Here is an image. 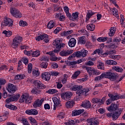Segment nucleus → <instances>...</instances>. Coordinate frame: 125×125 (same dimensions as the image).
<instances>
[{
    "label": "nucleus",
    "instance_id": "f8f14e48",
    "mask_svg": "<svg viewBox=\"0 0 125 125\" xmlns=\"http://www.w3.org/2000/svg\"><path fill=\"white\" fill-rule=\"evenodd\" d=\"M35 88H38V89H43L45 88L46 86L42 83V82L39 80H35L34 82Z\"/></svg>",
    "mask_w": 125,
    "mask_h": 125
},
{
    "label": "nucleus",
    "instance_id": "e2e57ef3",
    "mask_svg": "<svg viewBox=\"0 0 125 125\" xmlns=\"http://www.w3.org/2000/svg\"><path fill=\"white\" fill-rule=\"evenodd\" d=\"M20 26H21V27H25V26H27V22L26 21H21L19 22Z\"/></svg>",
    "mask_w": 125,
    "mask_h": 125
},
{
    "label": "nucleus",
    "instance_id": "e433bc0d",
    "mask_svg": "<svg viewBox=\"0 0 125 125\" xmlns=\"http://www.w3.org/2000/svg\"><path fill=\"white\" fill-rule=\"evenodd\" d=\"M87 122L90 123V125H98L99 124V122L97 120L93 121L92 119L88 120Z\"/></svg>",
    "mask_w": 125,
    "mask_h": 125
},
{
    "label": "nucleus",
    "instance_id": "6ab92c4d",
    "mask_svg": "<svg viewBox=\"0 0 125 125\" xmlns=\"http://www.w3.org/2000/svg\"><path fill=\"white\" fill-rule=\"evenodd\" d=\"M50 73L49 72H43L42 74V80H44V81H46L47 82H48L50 80Z\"/></svg>",
    "mask_w": 125,
    "mask_h": 125
},
{
    "label": "nucleus",
    "instance_id": "dca6fc26",
    "mask_svg": "<svg viewBox=\"0 0 125 125\" xmlns=\"http://www.w3.org/2000/svg\"><path fill=\"white\" fill-rule=\"evenodd\" d=\"M44 101V99H42L41 100L38 99L33 103V106L34 108L37 109L38 107H41L42 105V103Z\"/></svg>",
    "mask_w": 125,
    "mask_h": 125
},
{
    "label": "nucleus",
    "instance_id": "de8ad7c7",
    "mask_svg": "<svg viewBox=\"0 0 125 125\" xmlns=\"http://www.w3.org/2000/svg\"><path fill=\"white\" fill-rule=\"evenodd\" d=\"M116 52L117 51L115 50H110L109 51H107L104 54V55L107 56V55H111V54H116Z\"/></svg>",
    "mask_w": 125,
    "mask_h": 125
},
{
    "label": "nucleus",
    "instance_id": "37998d69",
    "mask_svg": "<svg viewBox=\"0 0 125 125\" xmlns=\"http://www.w3.org/2000/svg\"><path fill=\"white\" fill-rule=\"evenodd\" d=\"M81 74V71H77L75 72L74 74L72 76V79L73 80H76L79 77V75Z\"/></svg>",
    "mask_w": 125,
    "mask_h": 125
},
{
    "label": "nucleus",
    "instance_id": "bf43d9fd",
    "mask_svg": "<svg viewBox=\"0 0 125 125\" xmlns=\"http://www.w3.org/2000/svg\"><path fill=\"white\" fill-rule=\"evenodd\" d=\"M75 57H78V55L77 54V52H74L73 54L69 56L68 58V60H71L73 59V58H75Z\"/></svg>",
    "mask_w": 125,
    "mask_h": 125
},
{
    "label": "nucleus",
    "instance_id": "a19ab883",
    "mask_svg": "<svg viewBox=\"0 0 125 125\" xmlns=\"http://www.w3.org/2000/svg\"><path fill=\"white\" fill-rule=\"evenodd\" d=\"M106 63L108 65H117L118 64V63L116 61L111 60H107L106 61Z\"/></svg>",
    "mask_w": 125,
    "mask_h": 125
},
{
    "label": "nucleus",
    "instance_id": "2eb2a0df",
    "mask_svg": "<svg viewBox=\"0 0 125 125\" xmlns=\"http://www.w3.org/2000/svg\"><path fill=\"white\" fill-rule=\"evenodd\" d=\"M52 100L54 104L53 105V110H56V107H57V106H59V107H61L62 105L61 104H60L61 101H60V100L58 99L57 97H53L52 98Z\"/></svg>",
    "mask_w": 125,
    "mask_h": 125
},
{
    "label": "nucleus",
    "instance_id": "9d476101",
    "mask_svg": "<svg viewBox=\"0 0 125 125\" xmlns=\"http://www.w3.org/2000/svg\"><path fill=\"white\" fill-rule=\"evenodd\" d=\"M61 96L62 99L68 101V100H70L71 97L73 96V93H72V92H64L62 93Z\"/></svg>",
    "mask_w": 125,
    "mask_h": 125
},
{
    "label": "nucleus",
    "instance_id": "f3484780",
    "mask_svg": "<svg viewBox=\"0 0 125 125\" xmlns=\"http://www.w3.org/2000/svg\"><path fill=\"white\" fill-rule=\"evenodd\" d=\"M118 105H117L115 104H111L110 106L107 107V111H109V112H114L115 111V112H117L119 109H122V108H118Z\"/></svg>",
    "mask_w": 125,
    "mask_h": 125
},
{
    "label": "nucleus",
    "instance_id": "603ef678",
    "mask_svg": "<svg viewBox=\"0 0 125 125\" xmlns=\"http://www.w3.org/2000/svg\"><path fill=\"white\" fill-rule=\"evenodd\" d=\"M31 92L32 93H33V94H40L41 93V91L37 89V88H35L32 89Z\"/></svg>",
    "mask_w": 125,
    "mask_h": 125
},
{
    "label": "nucleus",
    "instance_id": "aec40b11",
    "mask_svg": "<svg viewBox=\"0 0 125 125\" xmlns=\"http://www.w3.org/2000/svg\"><path fill=\"white\" fill-rule=\"evenodd\" d=\"M26 114L27 115H32L33 116H36L38 115V110L35 109H27L25 111Z\"/></svg>",
    "mask_w": 125,
    "mask_h": 125
},
{
    "label": "nucleus",
    "instance_id": "6e6552de",
    "mask_svg": "<svg viewBox=\"0 0 125 125\" xmlns=\"http://www.w3.org/2000/svg\"><path fill=\"white\" fill-rule=\"evenodd\" d=\"M36 41L37 42H40V41H42V40H44L43 42L47 43L48 42H49V38L48 35L47 34H42L40 36H37L35 38Z\"/></svg>",
    "mask_w": 125,
    "mask_h": 125
},
{
    "label": "nucleus",
    "instance_id": "72a5a7b5",
    "mask_svg": "<svg viewBox=\"0 0 125 125\" xmlns=\"http://www.w3.org/2000/svg\"><path fill=\"white\" fill-rule=\"evenodd\" d=\"M68 77L69 75L66 74H64V75L62 76L61 81L63 84L66 83H67V80H68Z\"/></svg>",
    "mask_w": 125,
    "mask_h": 125
},
{
    "label": "nucleus",
    "instance_id": "a211bd4d",
    "mask_svg": "<svg viewBox=\"0 0 125 125\" xmlns=\"http://www.w3.org/2000/svg\"><path fill=\"white\" fill-rule=\"evenodd\" d=\"M87 13H86V20H85V22L86 23H87V22H88V21H89V19H90V18H91V17L93 16V15H94V14H95V12H93L92 10H88L87 11Z\"/></svg>",
    "mask_w": 125,
    "mask_h": 125
},
{
    "label": "nucleus",
    "instance_id": "473e14b6",
    "mask_svg": "<svg viewBox=\"0 0 125 125\" xmlns=\"http://www.w3.org/2000/svg\"><path fill=\"white\" fill-rule=\"evenodd\" d=\"M87 30L91 31H93L95 30V25L93 23L88 24L86 25Z\"/></svg>",
    "mask_w": 125,
    "mask_h": 125
},
{
    "label": "nucleus",
    "instance_id": "4c0bfd02",
    "mask_svg": "<svg viewBox=\"0 0 125 125\" xmlns=\"http://www.w3.org/2000/svg\"><path fill=\"white\" fill-rule=\"evenodd\" d=\"M57 92H58V90L56 89H50L46 91V93H48V94H54L57 93Z\"/></svg>",
    "mask_w": 125,
    "mask_h": 125
},
{
    "label": "nucleus",
    "instance_id": "c756f323",
    "mask_svg": "<svg viewBox=\"0 0 125 125\" xmlns=\"http://www.w3.org/2000/svg\"><path fill=\"white\" fill-rule=\"evenodd\" d=\"M110 11L111 12V14L114 15V16H115L116 18L119 19V13L118 12V10L116 8L113 9L111 8L110 9Z\"/></svg>",
    "mask_w": 125,
    "mask_h": 125
},
{
    "label": "nucleus",
    "instance_id": "f704fd0d",
    "mask_svg": "<svg viewBox=\"0 0 125 125\" xmlns=\"http://www.w3.org/2000/svg\"><path fill=\"white\" fill-rule=\"evenodd\" d=\"M92 102L94 104L101 103V104H103V102H104L100 99L94 98L92 99Z\"/></svg>",
    "mask_w": 125,
    "mask_h": 125
},
{
    "label": "nucleus",
    "instance_id": "bb28decb",
    "mask_svg": "<svg viewBox=\"0 0 125 125\" xmlns=\"http://www.w3.org/2000/svg\"><path fill=\"white\" fill-rule=\"evenodd\" d=\"M86 42V40H85V37L82 36L78 39V44H85Z\"/></svg>",
    "mask_w": 125,
    "mask_h": 125
},
{
    "label": "nucleus",
    "instance_id": "ea45409f",
    "mask_svg": "<svg viewBox=\"0 0 125 125\" xmlns=\"http://www.w3.org/2000/svg\"><path fill=\"white\" fill-rule=\"evenodd\" d=\"M112 69L113 70V71H116V72H120V73H122V72H123V68L120 66H113L112 67Z\"/></svg>",
    "mask_w": 125,
    "mask_h": 125
},
{
    "label": "nucleus",
    "instance_id": "0eeeda50",
    "mask_svg": "<svg viewBox=\"0 0 125 125\" xmlns=\"http://www.w3.org/2000/svg\"><path fill=\"white\" fill-rule=\"evenodd\" d=\"M103 73L104 74V78H105L106 79H109L111 82H114V81H115L117 78V75H116L115 73H112L110 72H106Z\"/></svg>",
    "mask_w": 125,
    "mask_h": 125
},
{
    "label": "nucleus",
    "instance_id": "69168bd1",
    "mask_svg": "<svg viewBox=\"0 0 125 125\" xmlns=\"http://www.w3.org/2000/svg\"><path fill=\"white\" fill-rule=\"evenodd\" d=\"M23 62L25 65H28L29 63V59L27 58H23L22 59Z\"/></svg>",
    "mask_w": 125,
    "mask_h": 125
},
{
    "label": "nucleus",
    "instance_id": "338daca9",
    "mask_svg": "<svg viewBox=\"0 0 125 125\" xmlns=\"http://www.w3.org/2000/svg\"><path fill=\"white\" fill-rule=\"evenodd\" d=\"M28 6H29V7H32V8H33V9H35L36 8V5L33 2H30L28 4Z\"/></svg>",
    "mask_w": 125,
    "mask_h": 125
},
{
    "label": "nucleus",
    "instance_id": "a18cd8bd",
    "mask_svg": "<svg viewBox=\"0 0 125 125\" xmlns=\"http://www.w3.org/2000/svg\"><path fill=\"white\" fill-rule=\"evenodd\" d=\"M41 55V52L39 50L34 52L32 51V57H39Z\"/></svg>",
    "mask_w": 125,
    "mask_h": 125
},
{
    "label": "nucleus",
    "instance_id": "f03ea898",
    "mask_svg": "<svg viewBox=\"0 0 125 125\" xmlns=\"http://www.w3.org/2000/svg\"><path fill=\"white\" fill-rule=\"evenodd\" d=\"M72 89L74 91H76V94H77L78 96L85 95L86 93L89 91V88H84L83 89V87L80 85H74L72 87Z\"/></svg>",
    "mask_w": 125,
    "mask_h": 125
},
{
    "label": "nucleus",
    "instance_id": "09e8293b",
    "mask_svg": "<svg viewBox=\"0 0 125 125\" xmlns=\"http://www.w3.org/2000/svg\"><path fill=\"white\" fill-rule=\"evenodd\" d=\"M47 66H48V63L46 62H42L40 64L41 68H42L43 69H46Z\"/></svg>",
    "mask_w": 125,
    "mask_h": 125
},
{
    "label": "nucleus",
    "instance_id": "4d7b16f0",
    "mask_svg": "<svg viewBox=\"0 0 125 125\" xmlns=\"http://www.w3.org/2000/svg\"><path fill=\"white\" fill-rule=\"evenodd\" d=\"M33 70V64L32 63H29L28 65V72L29 74H31L32 73V71Z\"/></svg>",
    "mask_w": 125,
    "mask_h": 125
},
{
    "label": "nucleus",
    "instance_id": "412c9836",
    "mask_svg": "<svg viewBox=\"0 0 125 125\" xmlns=\"http://www.w3.org/2000/svg\"><path fill=\"white\" fill-rule=\"evenodd\" d=\"M108 97H109L110 99L112 101H116L117 100H119V94H111L109 93L108 94Z\"/></svg>",
    "mask_w": 125,
    "mask_h": 125
},
{
    "label": "nucleus",
    "instance_id": "3c124183",
    "mask_svg": "<svg viewBox=\"0 0 125 125\" xmlns=\"http://www.w3.org/2000/svg\"><path fill=\"white\" fill-rule=\"evenodd\" d=\"M108 40V37H100L97 39L98 42H106Z\"/></svg>",
    "mask_w": 125,
    "mask_h": 125
},
{
    "label": "nucleus",
    "instance_id": "c03bdc74",
    "mask_svg": "<svg viewBox=\"0 0 125 125\" xmlns=\"http://www.w3.org/2000/svg\"><path fill=\"white\" fill-rule=\"evenodd\" d=\"M72 21L74 20H77V19H78V18H79V12H76L75 13H73L72 14Z\"/></svg>",
    "mask_w": 125,
    "mask_h": 125
},
{
    "label": "nucleus",
    "instance_id": "cd10ccee",
    "mask_svg": "<svg viewBox=\"0 0 125 125\" xmlns=\"http://www.w3.org/2000/svg\"><path fill=\"white\" fill-rule=\"evenodd\" d=\"M74 33L73 30H68L67 31H64L61 33V35L62 37H68L69 35H71V34H73Z\"/></svg>",
    "mask_w": 125,
    "mask_h": 125
},
{
    "label": "nucleus",
    "instance_id": "680f3d73",
    "mask_svg": "<svg viewBox=\"0 0 125 125\" xmlns=\"http://www.w3.org/2000/svg\"><path fill=\"white\" fill-rule=\"evenodd\" d=\"M77 123V121L76 120H68L67 124L69 125H76V123Z\"/></svg>",
    "mask_w": 125,
    "mask_h": 125
},
{
    "label": "nucleus",
    "instance_id": "4be33fe9",
    "mask_svg": "<svg viewBox=\"0 0 125 125\" xmlns=\"http://www.w3.org/2000/svg\"><path fill=\"white\" fill-rule=\"evenodd\" d=\"M68 43L70 47H75L76 43H77V40L74 38H71L68 42Z\"/></svg>",
    "mask_w": 125,
    "mask_h": 125
},
{
    "label": "nucleus",
    "instance_id": "0e129e2a",
    "mask_svg": "<svg viewBox=\"0 0 125 125\" xmlns=\"http://www.w3.org/2000/svg\"><path fill=\"white\" fill-rule=\"evenodd\" d=\"M69 65H72V68H76V65L77 64V61L70 62H69Z\"/></svg>",
    "mask_w": 125,
    "mask_h": 125
},
{
    "label": "nucleus",
    "instance_id": "f257e3e1",
    "mask_svg": "<svg viewBox=\"0 0 125 125\" xmlns=\"http://www.w3.org/2000/svg\"><path fill=\"white\" fill-rule=\"evenodd\" d=\"M53 45L54 46H55V47H56V49L54 51L47 52L46 54H49V55H50V56H52V57L54 58L52 59L53 61H56V60H57V58H55V53H59V52L61 51L62 47H63L65 44L62 43V41H61V40L56 39L53 42Z\"/></svg>",
    "mask_w": 125,
    "mask_h": 125
},
{
    "label": "nucleus",
    "instance_id": "2f4dec72",
    "mask_svg": "<svg viewBox=\"0 0 125 125\" xmlns=\"http://www.w3.org/2000/svg\"><path fill=\"white\" fill-rule=\"evenodd\" d=\"M116 27H113L110 28L109 32L108 33V36L109 37H113L114 35H115V33H116Z\"/></svg>",
    "mask_w": 125,
    "mask_h": 125
},
{
    "label": "nucleus",
    "instance_id": "052dcab7",
    "mask_svg": "<svg viewBox=\"0 0 125 125\" xmlns=\"http://www.w3.org/2000/svg\"><path fill=\"white\" fill-rule=\"evenodd\" d=\"M24 53L25 54V55H27V56H31V55L32 56L33 51H28L26 50H25L24 51Z\"/></svg>",
    "mask_w": 125,
    "mask_h": 125
},
{
    "label": "nucleus",
    "instance_id": "6e6d98bb",
    "mask_svg": "<svg viewBox=\"0 0 125 125\" xmlns=\"http://www.w3.org/2000/svg\"><path fill=\"white\" fill-rule=\"evenodd\" d=\"M104 78V74L103 73L101 75L96 77L95 78V81H101V80H102V79H103Z\"/></svg>",
    "mask_w": 125,
    "mask_h": 125
},
{
    "label": "nucleus",
    "instance_id": "5701e85b",
    "mask_svg": "<svg viewBox=\"0 0 125 125\" xmlns=\"http://www.w3.org/2000/svg\"><path fill=\"white\" fill-rule=\"evenodd\" d=\"M82 106L84 108H86V109H90L91 107V103L89 101H84L82 103Z\"/></svg>",
    "mask_w": 125,
    "mask_h": 125
},
{
    "label": "nucleus",
    "instance_id": "39448f33",
    "mask_svg": "<svg viewBox=\"0 0 125 125\" xmlns=\"http://www.w3.org/2000/svg\"><path fill=\"white\" fill-rule=\"evenodd\" d=\"M1 26V27H12L13 26V20L10 18H6L2 21Z\"/></svg>",
    "mask_w": 125,
    "mask_h": 125
},
{
    "label": "nucleus",
    "instance_id": "864d4df0",
    "mask_svg": "<svg viewBox=\"0 0 125 125\" xmlns=\"http://www.w3.org/2000/svg\"><path fill=\"white\" fill-rule=\"evenodd\" d=\"M65 118V113L64 112H61L58 115V119L59 120H62V119H64Z\"/></svg>",
    "mask_w": 125,
    "mask_h": 125
},
{
    "label": "nucleus",
    "instance_id": "20e7f679",
    "mask_svg": "<svg viewBox=\"0 0 125 125\" xmlns=\"http://www.w3.org/2000/svg\"><path fill=\"white\" fill-rule=\"evenodd\" d=\"M22 41H23L22 37L19 35L16 36L13 40L11 47L15 49L18 48Z\"/></svg>",
    "mask_w": 125,
    "mask_h": 125
},
{
    "label": "nucleus",
    "instance_id": "774afa93",
    "mask_svg": "<svg viewBox=\"0 0 125 125\" xmlns=\"http://www.w3.org/2000/svg\"><path fill=\"white\" fill-rule=\"evenodd\" d=\"M6 83V81L4 79H0V85L5 84Z\"/></svg>",
    "mask_w": 125,
    "mask_h": 125
},
{
    "label": "nucleus",
    "instance_id": "79ce46f5",
    "mask_svg": "<svg viewBox=\"0 0 125 125\" xmlns=\"http://www.w3.org/2000/svg\"><path fill=\"white\" fill-rule=\"evenodd\" d=\"M32 75L33 77H35V78L39 77V76H40V71L33 69L32 70Z\"/></svg>",
    "mask_w": 125,
    "mask_h": 125
},
{
    "label": "nucleus",
    "instance_id": "393cba45",
    "mask_svg": "<svg viewBox=\"0 0 125 125\" xmlns=\"http://www.w3.org/2000/svg\"><path fill=\"white\" fill-rule=\"evenodd\" d=\"M74 104H75V101L73 100L68 101L65 103V107L68 109L70 108H73Z\"/></svg>",
    "mask_w": 125,
    "mask_h": 125
},
{
    "label": "nucleus",
    "instance_id": "58836bf2",
    "mask_svg": "<svg viewBox=\"0 0 125 125\" xmlns=\"http://www.w3.org/2000/svg\"><path fill=\"white\" fill-rule=\"evenodd\" d=\"M84 68L85 69V70L87 71V73L89 74H91V73H93V71H94V68L91 67H86L85 66H84Z\"/></svg>",
    "mask_w": 125,
    "mask_h": 125
},
{
    "label": "nucleus",
    "instance_id": "5fc2aeb1",
    "mask_svg": "<svg viewBox=\"0 0 125 125\" xmlns=\"http://www.w3.org/2000/svg\"><path fill=\"white\" fill-rule=\"evenodd\" d=\"M40 61H46L47 62L49 60V58L45 56H43L40 57Z\"/></svg>",
    "mask_w": 125,
    "mask_h": 125
},
{
    "label": "nucleus",
    "instance_id": "7ed1b4c3",
    "mask_svg": "<svg viewBox=\"0 0 125 125\" xmlns=\"http://www.w3.org/2000/svg\"><path fill=\"white\" fill-rule=\"evenodd\" d=\"M123 110L124 109L119 108V109H117L116 111H114L113 113L110 112L107 113L106 116L108 117V118H111V117H112L113 121H116V120H118L119 117L122 115Z\"/></svg>",
    "mask_w": 125,
    "mask_h": 125
},
{
    "label": "nucleus",
    "instance_id": "ddd939ff",
    "mask_svg": "<svg viewBox=\"0 0 125 125\" xmlns=\"http://www.w3.org/2000/svg\"><path fill=\"white\" fill-rule=\"evenodd\" d=\"M73 52L74 50H63L60 52V55L61 56H62V57H64L65 56L67 57L69 56V55H71V54H72V53H73Z\"/></svg>",
    "mask_w": 125,
    "mask_h": 125
},
{
    "label": "nucleus",
    "instance_id": "1a4fd4ad",
    "mask_svg": "<svg viewBox=\"0 0 125 125\" xmlns=\"http://www.w3.org/2000/svg\"><path fill=\"white\" fill-rule=\"evenodd\" d=\"M20 96H21V95L19 94H17L14 96L11 97L10 98H7L5 100V102L6 103H7V104H8L11 102H14V101H17L20 98Z\"/></svg>",
    "mask_w": 125,
    "mask_h": 125
},
{
    "label": "nucleus",
    "instance_id": "423d86ee",
    "mask_svg": "<svg viewBox=\"0 0 125 125\" xmlns=\"http://www.w3.org/2000/svg\"><path fill=\"white\" fill-rule=\"evenodd\" d=\"M10 11L11 14L14 17H15V18H21L22 17V13L20 12V11L15 8H11Z\"/></svg>",
    "mask_w": 125,
    "mask_h": 125
},
{
    "label": "nucleus",
    "instance_id": "13d9d810",
    "mask_svg": "<svg viewBox=\"0 0 125 125\" xmlns=\"http://www.w3.org/2000/svg\"><path fill=\"white\" fill-rule=\"evenodd\" d=\"M29 120L30 121L31 125H37L38 124L36 119L33 117H29Z\"/></svg>",
    "mask_w": 125,
    "mask_h": 125
},
{
    "label": "nucleus",
    "instance_id": "c85d7f7f",
    "mask_svg": "<svg viewBox=\"0 0 125 125\" xmlns=\"http://www.w3.org/2000/svg\"><path fill=\"white\" fill-rule=\"evenodd\" d=\"M26 96L27 97L25 98V103L26 104H30L33 100V97L29 96V94H26Z\"/></svg>",
    "mask_w": 125,
    "mask_h": 125
},
{
    "label": "nucleus",
    "instance_id": "8fccbe9b",
    "mask_svg": "<svg viewBox=\"0 0 125 125\" xmlns=\"http://www.w3.org/2000/svg\"><path fill=\"white\" fill-rule=\"evenodd\" d=\"M98 69H100L101 70H104L105 67L104 66V63L102 62H98L97 65Z\"/></svg>",
    "mask_w": 125,
    "mask_h": 125
},
{
    "label": "nucleus",
    "instance_id": "7c9ffc66",
    "mask_svg": "<svg viewBox=\"0 0 125 125\" xmlns=\"http://www.w3.org/2000/svg\"><path fill=\"white\" fill-rule=\"evenodd\" d=\"M5 106L6 107V108H8L10 110H13L14 111H16V110H17V106L13 104H6L5 105Z\"/></svg>",
    "mask_w": 125,
    "mask_h": 125
},
{
    "label": "nucleus",
    "instance_id": "49530a36",
    "mask_svg": "<svg viewBox=\"0 0 125 125\" xmlns=\"http://www.w3.org/2000/svg\"><path fill=\"white\" fill-rule=\"evenodd\" d=\"M2 33L4 34L5 36L8 37H11V35H12V32L10 31L4 30Z\"/></svg>",
    "mask_w": 125,
    "mask_h": 125
},
{
    "label": "nucleus",
    "instance_id": "b1692460",
    "mask_svg": "<svg viewBox=\"0 0 125 125\" xmlns=\"http://www.w3.org/2000/svg\"><path fill=\"white\" fill-rule=\"evenodd\" d=\"M83 112H84V109L74 110L72 111V116H79L81 114H83Z\"/></svg>",
    "mask_w": 125,
    "mask_h": 125
},
{
    "label": "nucleus",
    "instance_id": "9b49d317",
    "mask_svg": "<svg viewBox=\"0 0 125 125\" xmlns=\"http://www.w3.org/2000/svg\"><path fill=\"white\" fill-rule=\"evenodd\" d=\"M7 90L9 93H14L17 90V88L12 83H9L7 86Z\"/></svg>",
    "mask_w": 125,
    "mask_h": 125
},
{
    "label": "nucleus",
    "instance_id": "4468645a",
    "mask_svg": "<svg viewBox=\"0 0 125 125\" xmlns=\"http://www.w3.org/2000/svg\"><path fill=\"white\" fill-rule=\"evenodd\" d=\"M88 53V51L83 49L80 51H78L76 52V54H77V57L78 58H80V57H85L87 55V54Z\"/></svg>",
    "mask_w": 125,
    "mask_h": 125
},
{
    "label": "nucleus",
    "instance_id": "a878e982",
    "mask_svg": "<svg viewBox=\"0 0 125 125\" xmlns=\"http://www.w3.org/2000/svg\"><path fill=\"white\" fill-rule=\"evenodd\" d=\"M47 27L48 29H52L54 27H56V23L54 21H51L48 23Z\"/></svg>",
    "mask_w": 125,
    "mask_h": 125
},
{
    "label": "nucleus",
    "instance_id": "c9c22d12",
    "mask_svg": "<svg viewBox=\"0 0 125 125\" xmlns=\"http://www.w3.org/2000/svg\"><path fill=\"white\" fill-rule=\"evenodd\" d=\"M26 97H27V96H26V94H22L21 96V97L20 98L19 103H24V102H26Z\"/></svg>",
    "mask_w": 125,
    "mask_h": 125
}]
</instances>
